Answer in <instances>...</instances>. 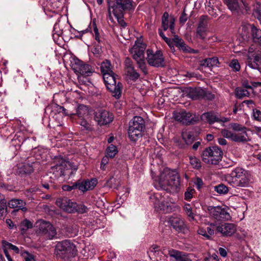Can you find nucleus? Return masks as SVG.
I'll list each match as a JSON object with an SVG mask.
<instances>
[{
    "mask_svg": "<svg viewBox=\"0 0 261 261\" xmlns=\"http://www.w3.org/2000/svg\"><path fill=\"white\" fill-rule=\"evenodd\" d=\"M55 162L56 165L54 167L57 169L59 168L61 170V173H62L63 170L68 169L70 166L69 163L62 158L56 159Z\"/></svg>",
    "mask_w": 261,
    "mask_h": 261,
    "instance_id": "obj_33",
    "label": "nucleus"
},
{
    "mask_svg": "<svg viewBox=\"0 0 261 261\" xmlns=\"http://www.w3.org/2000/svg\"><path fill=\"white\" fill-rule=\"evenodd\" d=\"M107 3L109 8H112L119 24L125 28L127 23L124 20V14H133L136 7V3L133 0H107Z\"/></svg>",
    "mask_w": 261,
    "mask_h": 261,
    "instance_id": "obj_1",
    "label": "nucleus"
},
{
    "mask_svg": "<svg viewBox=\"0 0 261 261\" xmlns=\"http://www.w3.org/2000/svg\"><path fill=\"white\" fill-rule=\"evenodd\" d=\"M117 76L114 73H105L103 80L107 89L112 93L114 97L119 99L121 96L123 86L119 82L117 84L116 79Z\"/></svg>",
    "mask_w": 261,
    "mask_h": 261,
    "instance_id": "obj_5",
    "label": "nucleus"
},
{
    "mask_svg": "<svg viewBox=\"0 0 261 261\" xmlns=\"http://www.w3.org/2000/svg\"><path fill=\"white\" fill-rule=\"evenodd\" d=\"M198 234L205 237L206 239H209L210 236L214 234L215 230L213 227H207L206 230L204 228H199L198 230Z\"/></svg>",
    "mask_w": 261,
    "mask_h": 261,
    "instance_id": "obj_36",
    "label": "nucleus"
},
{
    "mask_svg": "<svg viewBox=\"0 0 261 261\" xmlns=\"http://www.w3.org/2000/svg\"><path fill=\"white\" fill-rule=\"evenodd\" d=\"M218 58L217 57L206 58L201 62L200 65L208 67L217 66L219 64Z\"/></svg>",
    "mask_w": 261,
    "mask_h": 261,
    "instance_id": "obj_31",
    "label": "nucleus"
},
{
    "mask_svg": "<svg viewBox=\"0 0 261 261\" xmlns=\"http://www.w3.org/2000/svg\"><path fill=\"white\" fill-rule=\"evenodd\" d=\"M146 60L148 64L154 67H164L166 66L165 58L161 50L154 52L151 49L146 50Z\"/></svg>",
    "mask_w": 261,
    "mask_h": 261,
    "instance_id": "obj_8",
    "label": "nucleus"
},
{
    "mask_svg": "<svg viewBox=\"0 0 261 261\" xmlns=\"http://www.w3.org/2000/svg\"><path fill=\"white\" fill-rule=\"evenodd\" d=\"M144 126V120L143 118L139 116L134 117L133 121L129 127L135 129H139L143 130Z\"/></svg>",
    "mask_w": 261,
    "mask_h": 261,
    "instance_id": "obj_30",
    "label": "nucleus"
},
{
    "mask_svg": "<svg viewBox=\"0 0 261 261\" xmlns=\"http://www.w3.org/2000/svg\"><path fill=\"white\" fill-rule=\"evenodd\" d=\"M208 13L214 17H216L218 14L217 13V9L214 7L207 8Z\"/></svg>",
    "mask_w": 261,
    "mask_h": 261,
    "instance_id": "obj_61",
    "label": "nucleus"
},
{
    "mask_svg": "<svg viewBox=\"0 0 261 261\" xmlns=\"http://www.w3.org/2000/svg\"><path fill=\"white\" fill-rule=\"evenodd\" d=\"M209 17L207 15H201L200 17L198 27L204 28L208 29V22Z\"/></svg>",
    "mask_w": 261,
    "mask_h": 261,
    "instance_id": "obj_45",
    "label": "nucleus"
},
{
    "mask_svg": "<svg viewBox=\"0 0 261 261\" xmlns=\"http://www.w3.org/2000/svg\"><path fill=\"white\" fill-rule=\"evenodd\" d=\"M169 14L167 12H165L162 17V27L164 31H167L169 28Z\"/></svg>",
    "mask_w": 261,
    "mask_h": 261,
    "instance_id": "obj_43",
    "label": "nucleus"
},
{
    "mask_svg": "<svg viewBox=\"0 0 261 261\" xmlns=\"http://www.w3.org/2000/svg\"><path fill=\"white\" fill-rule=\"evenodd\" d=\"M77 251L76 246L68 240L59 242L56 246L55 254L57 258L66 259L73 256Z\"/></svg>",
    "mask_w": 261,
    "mask_h": 261,
    "instance_id": "obj_6",
    "label": "nucleus"
},
{
    "mask_svg": "<svg viewBox=\"0 0 261 261\" xmlns=\"http://www.w3.org/2000/svg\"><path fill=\"white\" fill-rule=\"evenodd\" d=\"M56 204L61 209L68 213H73L77 204L66 197L58 198L56 201Z\"/></svg>",
    "mask_w": 261,
    "mask_h": 261,
    "instance_id": "obj_14",
    "label": "nucleus"
},
{
    "mask_svg": "<svg viewBox=\"0 0 261 261\" xmlns=\"http://www.w3.org/2000/svg\"><path fill=\"white\" fill-rule=\"evenodd\" d=\"M32 227V223L28 220H24L19 225V229L22 232H25L29 228Z\"/></svg>",
    "mask_w": 261,
    "mask_h": 261,
    "instance_id": "obj_48",
    "label": "nucleus"
},
{
    "mask_svg": "<svg viewBox=\"0 0 261 261\" xmlns=\"http://www.w3.org/2000/svg\"><path fill=\"white\" fill-rule=\"evenodd\" d=\"M230 127L234 132H231L227 129H223L221 134L224 137L237 142H245L249 140L245 127L237 123H232L230 124Z\"/></svg>",
    "mask_w": 261,
    "mask_h": 261,
    "instance_id": "obj_4",
    "label": "nucleus"
},
{
    "mask_svg": "<svg viewBox=\"0 0 261 261\" xmlns=\"http://www.w3.org/2000/svg\"><path fill=\"white\" fill-rule=\"evenodd\" d=\"M204 94H202L201 99L208 100H212L215 98V94L208 91L204 90Z\"/></svg>",
    "mask_w": 261,
    "mask_h": 261,
    "instance_id": "obj_50",
    "label": "nucleus"
},
{
    "mask_svg": "<svg viewBox=\"0 0 261 261\" xmlns=\"http://www.w3.org/2000/svg\"><path fill=\"white\" fill-rule=\"evenodd\" d=\"M207 30L208 29L206 28L197 27L196 32V37L200 39L202 41H204L207 35Z\"/></svg>",
    "mask_w": 261,
    "mask_h": 261,
    "instance_id": "obj_39",
    "label": "nucleus"
},
{
    "mask_svg": "<svg viewBox=\"0 0 261 261\" xmlns=\"http://www.w3.org/2000/svg\"><path fill=\"white\" fill-rule=\"evenodd\" d=\"M89 108L86 105L83 104L79 105L76 109V113L75 114H88ZM71 114H75L71 113Z\"/></svg>",
    "mask_w": 261,
    "mask_h": 261,
    "instance_id": "obj_46",
    "label": "nucleus"
},
{
    "mask_svg": "<svg viewBox=\"0 0 261 261\" xmlns=\"http://www.w3.org/2000/svg\"><path fill=\"white\" fill-rule=\"evenodd\" d=\"M72 68L75 72L85 76H90L93 72L91 65L79 59L75 60L74 64H72Z\"/></svg>",
    "mask_w": 261,
    "mask_h": 261,
    "instance_id": "obj_13",
    "label": "nucleus"
},
{
    "mask_svg": "<svg viewBox=\"0 0 261 261\" xmlns=\"http://www.w3.org/2000/svg\"><path fill=\"white\" fill-rule=\"evenodd\" d=\"M169 221L173 228L178 232L183 231L186 228L184 220L179 217H172Z\"/></svg>",
    "mask_w": 261,
    "mask_h": 261,
    "instance_id": "obj_22",
    "label": "nucleus"
},
{
    "mask_svg": "<svg viewBox=\"0 0 261 261\" xmlns=\"http://www.w3.org/2000/svg\"><path fill=\"white\" fill-rule=\"evenodd\" d=\"M187 96L192 100L201 99L202 94L204 93V89L200 88H192L190 87L186 91Z\"/></svg>",
    "mask_w": 261,
    "mask_h": 261,
    "instance_id": "obj_18",
    "label": "nucleus"
},
{
    "mask_svg": "<svg viewBox=\"0 0 261 261\" xmlns=\"http://www.w3.org/2000/svg\"><path fill=\"white\" fill-rule=\"evenodd\" d=\"M128 133L129 138L134 141H135L142 136V130L138 128L135 129L130 127H129Z\"/></svg>",
    "mask_w": 261,
    "mask_h": 261,
    "instance_id": "obj_34",
    "label": "nucleus"
},
{
    "mask_svg": "<svg viewBox=\"0 0 261 261\" xmlns=\"http://www.w3.org/2000/svg\"><path fill=\"white\" fill-rule=\"evenodd\" d=\"M195 191L193 189H188L187 191L185 192V199L187 200H189L191 199L193 196V194L194 193Z\"/></svg>",
    "mask_w": 261,
    "mask_h": 261,
    "instance_id": "obj_57",
    "label": "nucleus"
},
{
    "mask_svg": "<svg viewBox=\"0 0 261 261\" xmlns=\"http://www.w3.org/2000/svg\"><path fill=\"white\" fill-rule=\"evenodd\" d=\"M94 119L99 125H106L112 121L113 115H95Z\"/></svg>",
    "mask_w": 261,
    "mask_h": 261,
    "instance_id": "obj_29",
    "label": "nucleus"
},
{
    "mask_svg": "<svg viewBox=\"0 0 261 261\" xmlns=\"http://www.w3.org/2000/svg\"><path fill=\"white\" fill-rule=\"evenodd\" d=\"M246 65L250 68L257 70L261 73V55L253 54L248 56L247 59Z\"/></svg>",
    "mask_w": 261,
    "mask_h": 261,
    "instance_id": "obj_15",
    "label": "nucleus"
},
{
    "mask_svg": "<svg viewBox=\"0 0 261 261\" xmlns=\"http://www.w3.org/2000/svg\"><path fill=\"white\" fill-rule=\"evenodd\" d=\"M36 224L38 228L36 232L38 235L46 239H52L57 234L55 228L49 222L39 221Z\"/></svg>",
    "mask_w": 261,
    "mask_h": 261,
    "instance_id": "obj_10",
    "label": "nucleus"
},
{
    "mask_svg": "<svg viewBox=\"0 0 261 261\" xmlns=\"http://www.w3.org/2000/svg\"><path fill=\"white\" fill-rule=\"evenodd\" d=\"M228 208L226 207L208 206L207 211L211 217L217 221H228L230 219Z\"/></svg>",
    "mask_w": 261,
    "mask_h": 261,
    "instance_id": "obj_9",
    "label": "nucleus"
},
{
    "mask_svg": "<svg viewBox=\"0 0 261 261\" xmlns=\"http://www.w3.org/2000/svg\"><path fill=\"white\" fill-rule=\"evenodd\" d=\"M225 180L233 186L245 187L248 186L251 180L249 173L241 168H236L230 173L224 175Z\"/></svg>",
    "mask_w": 261,
    "mask_h": 261,
    "instance_id": "obj_2",
    "label": "nucleus"
},
{
    "mask_svg": "<svg viewBox=\"0 0 261 261\" xmlns=\"http://www.w3.org/2000/svg\"><path fill=\"white\" fill-rule=\"evenodd\" d=\"M145 47L142 46L134 45L130 53L133 54V58L136 61L144 57Z\"/></svg>",
    "mask_w": 261,
    "mask_h": 261,
    "instance_id": "obj_25",
    "label": "nucleus"
},
{
    "mask_svg": "<svg viewBox=\"0 0 261 261\" xmlns=\"http://www.w3.org/2000/svg\"><path fill=\"white\" fill-rule=\"evenodd\" d=\"M255 13L256 15V17L257 19L260 22L261 24V5L257 4L256 8L255 9Z\"/></svg>",
    "mask_w": 261,
    "mask_h": 261,
    "instance_id": "obj_55",
    "label": "nucleus"
},
{
    "mask_svg": "<svg viewBox=\"0 0 261 261\" xmlns=\"http://www.w3.org/2000/svg\"><path fill=\"white\" fill-rule=\"evenodd\" d=\"M251 33L253 41L258 43L261 46V30L251 24Z\"/></svg>",
    "mask_w": 261,
    "mask_h": 261,
    "instance_id": "obj_27",
    "label": "nucleus"
},
{
    "mask_svg": "<svg viewBox=\"0 0 261 261\" xmlns=\"http://www.w3.org/2000/svg\"><path fill=\"white\" fill-rule=\"evenodd\" d=\"M154 198L155 199L154 204L155 208L158 211L167 213L172 211L173 204L169 203L167 199L166 200L165 197L161 196L158 193H156L154 195Z\"/></svg>",
    "mask_w": 261,
    "mask_h": 261,
    "instance_id": "obj_12",
    "label": "nucleus"
},
{
    "mask_svg": "<svg viewBox=\"0 0 261 261\" xmlns=\"http://www.w3.org/2000/svg\"><path fill=\"white\" fill-rule=\"evenodd\" d=\"M229 66L233 72H238L240 70L241 66L237 59H232L229 64Z\"/></svg>",
    "mask_w": 261,
    "mask_h": 261,
    "instance_id": "obj_47",
    "label": "nucleus"
},
{
    "mask_svg": "<svg viewBox=\"0 0 261 261\" xmlns=\"http://www.w3.org/2000/svg\"><path fill=\"white\" fill-rule=\"evenodd\" d=\"M187 15L185 12V10L184 9L181 15L179 17V22L180 24H184L187 21Z\"/></svg>",
    "mask_w": 261,
    "mask_h": 261,
    "instance_id": "obj_58",
    "label": "nucleus"
},
{
    "mask_svg": "<svg viewBox=\"0 0 261 261\" xmlns=\"http://www.w3.org/2000/svg\"><path fill=\"white\" fill-rule=\"evenodd\" d=\"M169 254L172 257V261H192L191 255L186 254L176 250L169 251Z\"/></svg>",
    "mask_w": 261,
    "mask_h": 261,
    "instance_id": "obj_20",
    "label": "nucleus"
},
{
    "mask_svg": "<svg viewBox=\"0 0 261 261\" xmlns=\"http://www.w3.org/2000/svg\"><path fill=\"white\" fill-rule=\"evenodd\" d=\"M5 247L7 249H9L12 250H13L16 253H18L19 252L18 248L9 243H6L5 244Z\"/></svg>",
    "mask_w": 261,
    "mask_h": 261,
    "instance_id": "obj_59",
    "label": "nucleus"
},
{
    "mask_svg": "<svg viewBox=\"0 0 261 261\" xmlns=\"http://www.w3.org/2000/svg\"><path fill=\"white\" fill-rule=\"evenodd\" d=\"M126 75L129 77L130 81L135 82L140 77V74L134 68L127 70Z\"/></svg>",
    "mask_w": 261,
    "mask_h": 261,
    "instance_id": "obj_41",
    "label": "nucleus"
},
{
    "mask_svg": "<svg viewBox=\"0 0 261 261\" xmlns=\"http://www.w3.org/2000/svg\"><path fill=\"white\" fill-rule=\"evenodd\" d=\"M8 205L10 208H17L16 211H14L13 212L18 211L19 210L23 212L27 211V208L24 207L25 202L20 199H13L9 201Z\"/></svg>",
    "mask_w": 261,
    "mask_h": 261,
    "instance_id": "obj_24",
    "label": "nucleus"
},
{
    "mask_svg": "<svg viewBox=\"0 0 261 261\" xmlns=\"http://www.w3.org/2000/svg\"><path fill=\"white\" fill-rule=\"evenodd\" d=\"M215 190L220 194H225L228 191V188L223 184H221L215 187Z\"/></svg>",
    "mask_w": 261,
    "mask_h": 261,
    "instance_id": "obj_51",
    "label": "nucleus"
},
{
    "mask_svg": "<svg viewBox=\"0 0 261 261\" xmlns=\"http://www.w3.org/2000/svg\"><path fill=\"white\" fill-rule=\"evenodd\" d=\"M158 183L163 190L171 192L179 185V177L175 171L165 168L159 177Z\"/></svg>",
    "mask_w": 261,
    "mask_h": 261,
    "instance_id": "obj_3",
    "label": "nucleus"
},
{
    "mask_svg": "<svg viewBox=\"0 0 261 261\" xmlns=\"http://www.w3.org/2000/svg\"><path fill=\"white\" fill-rule=\"evenodd\" d=\"M124 66L126 71L127 70L134 68L133 62L132 61V60L128 57L126 58L124 61Z\"/></svg>",
    "mask_w": 261,
    "mask_h": 261,
    "instance_id": "obj_53",
    "label": "nucleus"
},
{
    "mask_svg": "<svg viewBox=\"0 0 261 261\" xmlns=\"http://www.w3.org/2000/svg\"><path fill=\"white\" fill-rule=\"evenodd\" d=\"M56 3V2L55 1L53 2L51 1L46 0L45 1L43 0V2L41 3V5L44 10H47L49 11H54L57 7Z\"/></svg>",
    "mask_w": 261,
    "mask_h": 261,
    "instance_id": "obj_37",
    "label": "nucleus"
},
{
    "mask_svg": "<svg viewBox=\"0 0 261 261\" xmlns=\"http://www.w3.org/2000/svg\"><path fill=\"white\" fill-rule=\"evenodd\" d=\"M173 42L174 45L178 47V48L182 51L184 53H186L187 49L188 48L189 46H188L184 41L177 35H174L173 38Z\"/></svg>",
    "mask_w": 261,
    "mask_h": 261,
    "instance_id": "obj_26",
    "label": "nucleus"
},
{
    "mask_svg": "<svg viewBox=\"0 0 261 261\" xmlns=\"http://www.w3.org/2000/svg\"><path fill=\"white\" fill-rule=\"evenodd\" d=\"M68 114L66 110L62 106L52 103L45 109L44 114Z\"/></svg>",
    "mask_w": 261,
    "mask_h": 261,
    "instance_id": "obj_16",
    "label": "nucleus"
},
{
    "mask_svg": "<svg viewBox=\"0 0 261 261\" xmlns=\"http://www.w3.org/2000/svg\"><path fill=\"white\" fill-rule=\"evenodd\" d=\"M241 1L244 6L246 7L245 1ZM224 2L232 13L238 14L241 12V6L239 4L238 0H224Z\"/></svg>",
    "mask_w": 261,
    "mask_h": 261,
    "instance_id": "obj_17",
    "label": "nucleus"
},
{
    "mask_svg": "<svg viewBox=\"0 0 261 261\" xmlns=\"http://www.w3.org/2000/svg\"><path fill=\"white\" fill-rule=\"evenodd\" d=\"M184 209L187 216L188 220L190 221H195V214L192 211L191 206L189 204H186L185 205Z\"/></svg>",
    "mask_w": 261,
    "mask_h": 261,
    "instance_id": "obj_40",
    "label": "nucleus"
},
{
    "mask_svg": "<svg viewBox=\"0 0 261 261\" xmlns=\"http://www.w3.org/2000/svg\"><path fill=\"white\" fill-rule=\"evenodd\" d=\"M77 183L76 182L75 183L73 186H68V185H64L63 187H62V189L64 191H71V190H72L73 189H74V188H78L77 187Z\"/></svg>",
    "mask_w": 261,
    "mask_h": 261,
    "instance_id": "obj_62",
    "label": "nucleus"
},
{
    "mask_svg": "<svg viewBox=\"0 0 261 261\" xmlns=\"http://www.w3.org/2000/svg\"><path fill=\"white\" fill-rule=\"evenodd\" d=\"M242 85L243 87L246 88L247 90L249 89L250 90H252V86H251L248 80L243 81L242 82Z\"/></svg>",
    "mask_w": 261,
    "mask_h": 261,
    "instance_id": "obj_63",
    "label": "nucleus"
},
{
    "mask_svg": "<svg viewBox=\"0 0 261 261\" xmlns=\"http://www.w3.org/2000/svg\"><path fill=\"white\" fill-rule=\"evenodd\" d=\"M102 52L101 45L99 44H95L93 48L92 53L95 56H99Z\"/></svg>",
    "mask_w": 261,
    "mask_h": 261,
    "instance_id": "obj_54",
    "label": "nucleus"
},
{
    "mask_svg": "<svg viewBox=\"0 0 261 261\" xmlns=\"http://www.w3.org/2000/svg\"><path fill=\"white\" fill-rule=\"evenodd\" d=\"M138 67L140 69V70L143 72L145 75L148 74V70L146 67V64L145 61V58H143L140 59L139 60H136Z\"/></svg>",
    "mask_w": 261,
    "mask_h": 261,
    "instance_id": "obj_44",
    "label": "nucleus"
},
{
    "mask_svg": "<svg viewBox=\"0 0 261 261\" xmlns=\"http://www.w3.org/2000/svg\"><path fill=\"white\" fill-rule=\"evenodd\" d=\"M190 164L194 168L199 169L201 167L200 162L198 159L196 158L190 157Z\"/></svg>",
    "mask_w": 261,
    "mask_h": 261,
    "instance_id": "obj_52",
    "label": "nucleus"
},
{
    "mask_svg": "<svg viewBox=\"0 0 261 261\" xmlns=\"http://www.w3.org/2000/svg\"><path fill=\"white\" fill-rule=\"evenodd\" d=\"M78 189L83 192L92 190L97 185V181L96 179H91V180H86L81 182H77Z\"/></svg>",
    "mask_w": 261,
    "mask_h": 261,
    "instance_id": "obj_23",
    "label": "nucleus"
},
{
    "mask_svg": "<svg viewBox=\"0 0 261 261\" xmlns=\"http://www.w3.org/2000/svg\"><path fill=\"white\" fill-rule=\"evenodd\" d=\"M222 151L217 147L205 148L202 154V161L208 164L216 165L221 160Z\"/></svg>",
    "mask_w": 261,
    "mask_h": 261,
    "instance_id": "obj_7",
    "label": "nucleus"
},
{
    "mask_svg": "<svg viewBox=\"0 0 261 261\" xmlns=\"http://www.w3.org/2000/svg\"><path fill=\"white\" fill-rule=\"evenodd\" d=\"M236 96L240 99L245 97H249L250 95V91L241 87H237L235 90Z\"/></svg>",
    "mask_w": 261,
    "mask_h": 261,
    "instance_id": "obj_38",
    "label": "nucleus"
},
{
    "mask_svg": "<svg viewBox=\"0 0 261 261\" xmlns=\"http://www.w3.org/2000/svg\"><path fill=\"white\" fill-rule=\"evenodd\" d=\"M86 207L83 204H78L77 207H75V212H77L80 213H84L86 211Z\"/></svg>",
    "mask_w": 261,
    "mask_h": 261,
    "instance_id": "obj_60",
    "label": "nucleus"
},
{
    "mask_svg": "<svg viewBox=\"0 0 261 261\" xmlns=\"http://www.w3.org/2000/svg\"><path fill=\"white\" fill-rule=\"evenodd\" d=\"M148 253L150 259L153 261H162L165 258V255L158 246L151 247Z\"/></svg>",
    "mask_w": 261,
    "mask_h": 261,
    "instance_id": "obj_21",
    "label": "nucleus"
},
{
    "mask_svg": "<svg viewBox=\"0 0 261 261\" xmlns=\"http://www.w3.org/2000/svg\"><path fill=\"white\" fill-rule=\"evenodd\" d=\"M21 168H22V167H20ZM33 167L29 165H25L23 166V169H22V172H23L24 173H30L32 172H33ZM21 173V171H20V173Z\"/></svg>",
    "mask_w": 261,
    "mask_h": 261,
    "instance_id": "obj_56",
    "label": "nucleus"
},
{
    "mask_svg": "<svg viewBox=\"0 0 261 261\" xmlns=\"http://www.w3.org/2000/svg\"><path fill=\"white\" fill-rule=\"evenodd\" d=\"M7 201L4 198L0 203V219H3L7 214Z\"/></svg>",
    "mask_w": 261,
    "mask_h": 261,
    "instance_id": "obj_42",
    "label": "nucleus"
},
{
    "mask_svg": "<svg viewBox=\"0 0 261 261\" xmlns=\"http://www.w3.org/2000/svg\"><path fill=\"white\" fill-rule=\"evenodd\" d=\"M182 140L187 145L191 144L195 140L193 133L187 130L183 131L181 134Z\"/></svg>",
    "mask_w": 261,
    "mask_h": 261,
    "instance_id": "obj_32",
    "label": "nucleus"
},
{
    "mask_svg": "<svg viewBox=\"0 0 261 261\" xmlns=\"http://www.w3.org/2000/svg\"><path fill=\"white\" fill-rule=\"evenodd\" d=\"M199 115H175L174 119L183 124L189 125L193 124L199 120Z\"/></svg>",
    "mask_w": 261,
    "mask_h": 261,
    "instance_id": "obj_19",
    "label": "nucleus"
},
{
    "mask_svg": "<svg viewBox=\"0 0 261 261\" xmlns=\"http://www.w3.org/2000/svg\"><path fill=\"white\" fill-rule=\"evenodd\" d=\"M24 258L25 261H35L33 255L28 253H25L24 254Z\"/></svg>",
    "mask_w": 261,
    "mask_h": 261,
    "instance_id": "obj_64",
    "label": "nucleus"
},
{
    "mask_svg": "<svg viewBox=\"0 0 261 261\" xmlns=\"http://www.w3.org/2000/svg\"><path fill=\"white\" fill-rule=\"evenodd\" d=\"M211 227L214 228L216 233H219L223 237H230L236 231L237 228L234 224L229 223H212Z\"/></svg>",
    "mask_w": 261,
    "mask_h": 261,
    "instance_id": "obj_11",
    "label": "nucleus"
},
{
    "mask_svg": "<svg viewBox=\"0 0 261 261\" xmlns=\"http://www.w3.org/2000/svg\"><path fill=\"white\" fill-rule=\"evenodd\" d=\"M112 68L113 67L111 62L108 60H105L101 64L100 70L102 75H103L105 73H114L112 71Z\"/></svg>",
    "mask_w": 261,
    "mask_h": 261,
    "instance_id": "obj_35",
    "label": "nucleus"
},
{
    "mask_svg": "<svg viewBox=\"0 0 261 261\" xmlns=\"http://www.w3.org/2000/svg\"><path fill=\"white\" fill-rule=\"evenodd\" d=\"M206 121L210 123L215 122L224 123L229 121L227 118L222 117L221 115H203Z\"/></svg>",
    "mask_w": 261,
    "mask_h": 261,
    "instance_id": "obj_28",
    "label": "nucleus"
},
{
    "mask_svg": "<svg viewBox=\"0 0 261 261\" xmlns=\"http://www.w3.org/2000/svg\"><path fill=\"white\" fill-rule=\"evenodd\" d=\"M117 152L118 150L115 145L111 144L108 146L107 148V156L113 158L117 153Z\"/></svg>",
    "mask_w": 261,
    "mask_h": 261,
    "instance_id": "obj_49",
    "label": "nucleus"
}]
</instances>
